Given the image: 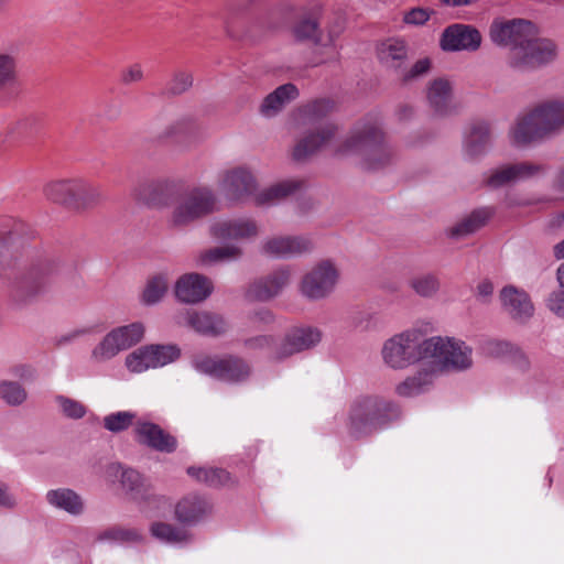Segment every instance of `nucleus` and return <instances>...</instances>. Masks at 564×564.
I'll use <instances>...</instances> for the list:
<instances>
[{
	"label": "nucleus",
	"instance_id": "39",
	"mask_svg": "<svg viewBox=\"0 0 564 564\" xmlns=\"http://www.w3.org/2000/svg\"><path fill=\"white\" fill-rule=\"evenodd\" d=\"M170 281L165 274H158L151 278L143 290L142 302L145 305L159 303L169 290Z\"/></svg>",
	"mask_w": 564,
	"mask_h": 564
},
{
	"label": "nucleus",
	"instance_id": "30",
	"mask_svg": "<svg viewBox=\"0 0 564 564\" xmlns=\"http://www.w3.org/2000/svg\"><path fill=\"white\" fill-rule=\"evenodd\" d=\"M104 200L101 187L84 178H74L72 210L94 208Z\"/></svg>",
	"mask_w": 564,
	"mask_h": 564
},
{
	"label": "nucleus",
	"instance_id": "26",
	"mask_svg": "<svg viewBox=\"0 0 564 564\" xmlns=\"http://www.w3.org/2000/svg\"><path fill=\"white\" fill-rule=\"evenodd\" d=\"M437 376L435 367L422 366L413 375L399 382L394 392L401 398H414L426 393L433 388Z\"/></svg>",
	"mask_w": 564,
	"mask_h": 564
},
{
	"label": "nucleus",
	"instance_id": "17",
	"mask_svg": "<svg viewBox=\"0 0 564 564\" xmlns=\"http://www.w3.org/2000/svg\"><path fill=\"white\" fill-rule=\"evenodd\" d=\"M508 135L510 142L518 148L528 147L546 139L531 108L518 115L509 129Z\"/></svg>",
	"mask_w": 564,
	"mask_h": 564
},
{
	"label": "nucleus",
	"instance_id": "59",
	"mask_svg": "<svg viewBox=\"0 0 564 564\" xmlns=\"http://www.w3.org/2000/svg\"><path fill=\"white\" fill-rule=\"evenodd\" d=\"M494 294V284L490 280L480 281L476 288V296L482 303H488Z\"/></svg>",
	"mask_w": 564,
	"mask_h": 564
},
{
	"label": "nucleus",
	"instance_id": "22",
	"mask_svg": "<svg viewBox=\"0 0 564 564\" xmlns=\"http://www.w3.org/2000/svg\"><path fill=\"white\" fill-rule=\"evenodd\" d=\"M499 297L502 308L512 319L524 323L533 316L534 306L525 291L507 285L500 291Z\"/></svg>",
	"mask_w": 564,
	"mask_h": 564
},
{
	"label": "nucleus",
	"instance_id": "49",
	"mask_svg": "<svg viewBox=\"0 0 564 564\" xmlns=\"http://www.w3.org/2000/svg\"><path fill=\"white\" fill-rule=\"evenodd\" d=\"M194 128L192 120L181 118L165 127L162 137L165 139H178L188 135Z\"/></svg>",
	"mask_w": 564,
	"mask_h": 564
},
{
	"label": "nucleus",
	"instance_id": "28",
	"mask_svg": "<svg viewBox=\"0 0 564 564\" xmlns=\"http://www.w3.org/2000/svg\"><path fill=\"white\" fill-rule=\"evenodd\" d=\"M297 97L299 89L294 84L281 85L262 100L259 112L264 118H273Z\"/></svg>",
	"mask_w": 564,
	"mask_h": 564
},
{
	"label": "nucleus",
	"instance_id": "53",
	"mask_svg": "<svg viewBox=\"0 0 564 564\" xmlns=\"http://www.w3.org/2000/svg\"><path fill=\"white\" fill-rule=\"evenodd\" d=\"M193 85V77L188 73H177L167 86L172 95H180L186 91Z\"/></svg>",
	"mask_w": 564,
	"mask_h": 564
},
{
	"label": "nucleus",
	"instance_id": "11",
	"mask_svg": "<svg viewBox=\"0 0 564 564\" xmlns=\"http://www.w3.org/2000/svg\"><path fill=\"white\" fill-rule=\"evenodd\" d=\"M338 278L339 273L334 263L324 260L303 276L301 292L310 300H322L334 291Z\"/></svg>",
	"mask_w": 564,
	"mask_h": 564
},
{
	"label": "nucleus",
	"instance_id": "31",
	"mask_svg": "<svg viewBox=\"0 0 564 564\" xmlns=\"http://www.w3.org/2000/svg\"><path fill=\"white\" fill-rule=\"evenodd\" d=\"M46 501L55 509L65 511L70 516H80L85 511L84 499L69 488H57L46 492Z\"/></svg>",
	"mask_w": 564,
	"mask_h": 564
},
{
	"label": "nucleus",
	"instance_id": "44",
	"mask_svg": "<svg viewBox=\"0 0 564 564\" xmlns=\"http://www.w3.org/2000/svg\"><path fill=\"white\" fill-rule=\"evenodd\" d=\"M137 414L131 411H118L106 415L102 420L104 427L111 433H120L128 430L134 422Z\"/></svg>",
	"mask_w": 564,
	"mask_h": 564
},
{
	"label": "nucleus",
	"instance_id": "27",
	"mask_svg": "<svg viewBox=\"0 0 564 564\" xmlns=\"http://www.w3.org/2000/svg\"><path fill=\"white\" fill-rule=\"evenodd\" d=\"M491 130L486 121L473 122L464 137V154L469 159H477L486 153L490 145Z\"/></svg>",
	"mask_w": 564,
	"mask_h": 564
},
{
	"label": "nucleus",
	"instance_id": "46",
	"mask_svg": "<svg viewBox=\"0 0 564 564\" xmlns=\"http://www.w3.org/2000/svg\"><path fill=\"white\" fill-rule=\"evenodd\" d=\"M64 416L72 420H80L87 413V408L80 401L58 394L54 398Z\"/></svg>",
	"mask_w": 564,
	"mask_h": 564
},
{
	"label": "nucleus",
	"instance_id": "34",
	"mask_svg": "<svg viewBox=\"0 0 564 564\" xmlns=\"http://www.w3.org/2000/svg\"><path fill=\"white\" fill-rule=\"evenodd\" d=\"M427 100L436 113H448L452 109V87L449 82L443 78L433 80L427 88Z\"/></svg>",
	"mask_w": 564,
	"mask_h": 564
},
{
	"label": "nucleus",
	"instance_id": "52",
	"mask_svg": "<svg viewBox=\"0 0 564 564\" xmlns=\"http://www.w3.org/2000/svg\"><path fill=\"white\" fill-rule=\"evenodd\" d=\"M351 325L358 330H369L377 326V318L371 312L359 311L351 316Z\"/></svg>",
	"mask_w": 564,
	"mask_h": 564
},
{
	"label": "nucleus",
	"instance_id": "57",
	"mask_svg": "<svg viewBox=\"0 0 564 564\" xmlns=\"http://www.w3.org/2000/svg\"><path fill=\"white\" fill-rule=\"evenodd\" d=\"M18 507V499L14 494L11 492L10 486L0 481V508L13 510Z\"/></svg>",
	"mask_w": 564,
	"mask_h": 564
},
{
	"label": "nucleus",
	"instance_id": "21",
	"mask_svg": "<svg viewBox=\"0 0 564 564\" xmlns=\"http://www.w3.org/2000/svg\"><path fill=\"white\" fill-rule=\"evenodd\" d=\"M313 242L304 236H278L263 241L262 252L275 258H291L310 252Z\"/></svg>",
	"mask_w": 564,
	"mask_h": 564
},
{
	"label": "nucleus",
	"instance_id": "23",
	"mask_svg": "<svg viewBox=\"0 0 564 564\" xmlns=\"http://www.w3.org/2000/svg\"><path fill=\"white\" fill-rule=\"evenodd\" d=\"M212 291V281L199 273L185 274L175 284V295L184 303H199L207 299Z\"/></svg>",
	"mask_w": 564,
	"mask_h": 564
},
{
	"label": "nucleus",
	"instance_id": "36",
	"mask_svg": "<svg viewBox=\"0 0 564 564\" xmlns=\"http://www.w3.org/2000/svg\"><path fill=\"white\" fill-rule=\"evenodd\" d=\"M150 532L153 538L166 544H186L192 541V534L186 529L166 522H153Z\"/></svg>",
	"mask_w": 564,
	"mask_h": 564
},
{
	"label": "nucleus",
	"instance_id": "4",
	"mask_svg": "<svg viewBox=\"0 0 564 564\" xmlns=\"http://www.w3.org/2000/svg\"><path fill=\"white\" fill-rule=\"evenodd\" d=\"M147 204L156 209L167 208V225L184 229L213 214L217 197L208 186H188L181 180L163 178L149 186Z\"/></svg>",
	"mask_w": 564,
	"mask_h": 564
},
{
	"label": "nucleus",
	"instance_id": "63",
	"mask_svg": "<svg viewBox=\"0 0 564 564\" xmlns=\"http://www.w3.org/2000/svg\"><path fill=\"white\" fill-rule=\"evenodd\" d=\"M556 280L558 289H564V261L558 265L556 270Z\"/></svg>",
	"mask_w": 564,
	"mask_h": 564
},
{
	"label": "nucleus",
	"instance_id": "3",
	"mask_svg": "<svg viewBox=\"0 0 564 564\" xmlns=\"http://www.w3.org/2000/svg\"><path fill=\"white\" fill-rule=\"evenodd\" d=\"M489 37L497 46L509 48L506 65L514 73L534 72L557 56L555 42L536 37L534 24L525 19H494Z\"/></svg>",
	"mask_w": 564,
	"mask_h": 564
},
{
	"label": "nucleus",
	"instance_id": "45",
	"mask_svg": "<svg viewBox=\"0 0 564 564\" xmlns=\"http://www.w3.org/2000/svg\"><path fill=\"white\" fill-rule=\"evenodd\" d=\"M410 288L422 297H432L440 289L438 279L431 273L413 276L409 281Z\"/></svg>",
	"mask_w": 564,
	"mask_h": 564
},
{
	"label": "nucleus",
	"instance_id": "2",
	"mask_svg": "<svg viewBox=\"0 0 564 564\" xmlns=\"http://www.w3.org/2000/svg\"><path fill=\"white\" fill-rule=\"evenodd\" d=\"M24 231L22 221L0 229V278L9 280L10 295L18 304L31 303L43 294L58 271L57 262L45 258L24 265L11 276L9 270L14 267L25 245Z\"/></svg>",
	"mask_w": 564,
	"mask_h": 564
},
{
	"label": "nucleus",
	"instance_id": "64",
	"mask_svg": "<svg viewBox=\"0 0 564 564\" xmlns=\"http://www.w3.org/2000/svg\"><path fill=\"white\" fill-rule=\"evenodd\" d=\"M554 254L557 259L564 258V240L554 247Z\"/></svg>",
	"mask_w": 564,
	"mask_h": 564
},
{
	"label": "nucleus",
	"instance_id": "12",
	"mask_svg": "<svg viewBox=\"0 0 564 564\" xmlns=\"http://www.w3.org/2000/svg\"><path fill=\"white\" fill-rule=\"evenodd\" d=\"M481 42L482 36L474 25L454 23L443 30L440 46L444 52H476Z\"/></svg>",
	"mask_w": 564,
	"mask_h": 564
},
{
	"label": "nucleus",
	"instance_id": "62",
	"mask_svg": "<svg viewBox=\"0 0 564 564\" xmlns=\"http://www.w3.org/2000/svg\"><path fill=\"white\" fill-rule=\"evenodd\" d=\"M14 373L21 378H29L33 376V370L26 366H20L15 369Z\"/></svg>",
	"mask_w": 564,
	"mask_h": 564
},
{
	"label": "nucleus",
	"instance_id": "40",
	"mask_svg": "<svg viewBox=\"0 0 564 564\" xmlns=\"http://www.w3.org/2000/svg\"><path fill=\"white\" fill-rule=\"evenodd\" d=\"M187 474L210 487L225 485L229 480V474L223 468L188 467Z\"/></svg>",
	"mask_w": 564,
	"mask_h": 564
},
{
	"label": "nucleus",
	"instance_id": "16",
	"mask_svg": "<svg viewBox=\"0 0 564 564\" xmlns=\"http://www.w3.org/2000/svg\"><path fill=\"white\" fill-rule=\"evenodd\" d=\"M134 440L149 448L161 453H173L177 448L176 438L164 431L160 425L147 420H137L134 423Z\"/></svg>",
	"mask_w": 564,
	"mask_h": 564
},
{
	"label": "nucleus",
	"instance_id": "41",
	"mask_svg": "<svg viewBox=\"0 0 564 564\" xmlns=\"http://www.w3.org/2000/svg\"><path fill=\"white\" fill-rule=\"evenodd\" d=\"M140 539L141 535L135 529L119 525L107 528L97 535V541L111 544L137 542Z\"/></svg>",
	"mask_w": 564,
	"mask_h": 564
},
{
	"label": "nucleus",
	"instance_id": "1",
	"mask_svg": "<svg viewBox=\"0 0 564 564\" xmlns=\"http://www.w3.org/2000/svg\"><path fill=\"white\" fill-rule=\"evenodd\" d=\"M329 108L328 101L317 100L299 109L297 123L307 127V130L293 148L292 156L295 161H305L319 151L332 148L335 155L356 156L359 164L369 171L383 169L392 162L395 152L387 142L377 117L369 116L359 120L347 138L335 144L338 128L324 120Z\"/></svg>",
	"mask_w": 564,
	"mask_h": 564
},
{
	"label": "nucleus",
	"instance_id": "55",
	"mask_svg": "<svg viewBox=\"0 0 564 564\" xmlns=\"http://www.w3.org/2000/svg\"><path fill=\"white\" fill-rule=\"evenodd\" d=\"M546 306L556 316L564 318V289H557L550 293Z\"/></svg>",
	"mask_w": 564,
	"mask_h": 564
},
{
	"label": "nucleus",
	"instance_id": "60",
	"mask_svg": "<svg viewBox=\"0 0 564 564\" xmlns=\"http://www.w3.org/2000/svg\"><path fill=\"white\" fill-rule=\"evenodd\" d=\"M89 333V329L87 328H77V329H73L70 330L69 333L63 335L62 337L58 338L57 340V344L61 346V345H65V344H68L86 334Z\"/></svg>",
	"mask_w": 564,
	"mask_h": 564
},
{
	"label": "nucleus",
	"instance_id": "51",
	"mask_svg": "<svg viewBox=\"0 0 564 564\" xmlns=\"http://www.w3.org/2000/svg\"><path fill=\"white\" fill-rule=\"evenodd\" d=\"M15 67V59L11 55L0 54V88L14 82Z\"/></svg>",
	"mask_w": 564,
	"mask_h": 564
},
{
	"label": "nucleus",
	"instance_id": "20",
	"mask_svg": "<svg viewBox=\"0 0 564 564\" xmlns=\"http://www.w3.org/2000/svg\"><path fill=\"white\" fill-rule=\"evenodd\" d=\"M214 505L205 496L191 494L175 506V518L183 524L195 525L213 514Z\"/></svg>",
	"mask_w": 564,
	"mask_h": 564
},
{
	"label": "nucleus",
	"instance_id": "24",
	"mask_svg": "<svg viewBox=\"0 0 564 564\" xmlns=\"http://www.w3.org/2000/svg\"><path fill=\"white\" fill-rule=\"evenodd\" d=\"M290 270L278 269L268 275L254 281L248 290V296L257 301H269L281 293L290 282Z\"/></svg>",
	"mask_w": 564,
	"mask_h": 564
},
{
	"label": "nucleus",
	"instance_id": "37",
	"mask_svg": "<svg viewBox=\"0 0 564 564\" xmlns=\"http://www.w3.org/2000/svg\"><path fill=\"white\" fill-rule=\"evenodd\" d=\"M340 28L329 31L328 39L324 40L318 32L317 22L312 19H303L294 26V35L299 40H312L315 44L324 46H333L335 39L338 36Z\"/></svg>",
	"mask_w": 564,
	"mask_h": 564
},
{
	"label": "nucleus",
	"instance_id": "29",
	"mask_svg": "<svg viewBox=\"0 0 564 564\" xmlns=\"http://www.w3.org/2000/svg\"><path fill=\"white\" fill-rule=\"evenodd\" d=\"M377 55L383 66L400 73L408 59L409 47L402 39H388L380 43Z\"/></svg>",
	"mask_w": 564,
	"mask_h": 564
},
{
	"label": "nucleus",
	"instance_id": "50",
	"mask_svg": "<svg viewBox=\"0 0 564 564\" xmlns=\"http://www.w3.org/2000/svg\"><path fill=\"white\" fill-rule=\"evenodd\" d=\"M431 68V61L427 57L416 61L410 68H402L399 78L403 83H409L426 75Z\"/></svg>",
	"mask_w": 564,
	"mask_h": 564
},
{
	"label": "nucleus",
	"instance_id": "43",
	"mask_svg": "<svg viewBox=\"0 0 564 564\" xmlns=\"http://www.w3.org/2000/svg\"><path fill=\"white\" fill-rule=\"evenodd\" d=\"M124 364L128 370L134 373H141L148 369L155 368L149 345L130 352L126 357Z\"/></svg>",
	"mask_w": 564,
	"mask_h": 564
},
{
	"label": "nucleus",
	"instance_id": "58",
	"mask_svg": "<svg viewBox=\"0 0 564 564\" xmlns=\"http://www.w3.org/2000/svg\"><path fill=\"white\" fill-rule=\"evenodd\" d=\"M143 69L140 64H132L126 69L121 70L120 80L126 85L142 80Z\"/></svg>",
	"mask_w": 564,
	"mask_h": 564
},
{
	"label": "nucleus",
	"instance_id": "13",
	"mask_svg": "<svg viewBox=\"0 0 564 564\" xmlns=\"http://www.w3.org/2000/svg\"><path fill=\"white\" fill-rule=\"evenodd\" d=\"M322 339L318 328L301 327L288 332L284 338L275 346L272 360L281 361L294 354L307 350L316 346Z\"/></svg>",
	"mask_w": 564,
	"mask_h": 564
},
{
	"label": "nucleus",
	"instance_id": "42",
	"mask_svg": "<svg viewBox=\"0 0 564 564\" xmlns=\"http://www.w3.org/2000/svg\"><path fill=\"white\" fill-rule=\"evenodd\" d=\"M28 399V391L18 381L0 380V400L10 406H19Z\"/></svg>",
	"mask_w": 564,
	"mask_h": 564
},
{
	"label": "nucleus",
	"instance_id": "15",
	"mask_svg": "<svg viewBox=\"0 0 564 564\" xmlns=\"http://www.w3.org/2000/svg\"><path fill=\"white\" fill-rule=\"evenodd\" d=\"M212 237L218 240H249L259 235V227L256 220L246 217L223 218L215 220L209 226Z\"/></svg>",
	"mask_w": 564,
	"mask_h": 564
},
{
	"label": "nucleus",
	"instance_id": "54",
	"mask_svg": "<svg viewBox=\"0 0 564 564\" xmlns=\"http://www.w3.org/2000/svg\"><path fill=\"white\" fill-rule=\"evenodd\" d=\"M278 344L274 345L272 336L259 335L245 340V346L251 350L271 349L270 358L272 359V352Z\"/></svg>",
	"mask_w": 564,
	"mask_h": 564
},
{
	"label": "nucleus",
	"instance_id": "7",
	"mask_svg": "<svg viewBox=\"0 0 564 564\" xmlns=\"http://www.w3.org/2000/svg\"><path fill=\"white\" fill-rule=\"evenodd\" d=\"M426 338L419 330H406L384 341L381 355L392 369H404L420 360H426Z\"/></svg>",
	"mask_w": 564,
	"mask_h": 564
},
{
	"label": "nucleus",
	"instance_id": "47",
	"mask_svg": "<svg viewBox=\"0 0 564 564\" xmlns=\"http://www.w3.org/2000/svg\"><path fill=\"white\" fill-rule=\"evenodd\" d=\"M155 368L164 367L175 361L181 350L176 345H149Z\"/></svg>",
	"mask_w": 564,
	"mask_h": 564
},
{
	"label": "nucleus",
	"instance_id": "14",
	"mask_svg": "<svg viewBox=\"0 0 564 564\" xmlns=\"http://www.w3.org/2000/svg\"><path fill=\"white\" fill-rule=\"evenodd\" d=\"M544 171V165L530 162L508 164L492 170L485 182L490 188H499L535 177Z\"/></svg>",
	"mask_w": 564,
	"mask_h": 564
},
{
	"label": "nucleus",
	"instance_id": "25",
	"mask_svg": "<svg viewBox=\"0 0 564 564\" xmlns=\"http://www.w3.org/2000/svg\"><path fill=\"white\" fill-rule=\"evenodd\" d=\"M109 480L119 479L120 485L127 494L134 500H143L148 498V485L142 476L132 468H123L119 463L110 464L106 469Z\"/></svg>",
	"mask_w": 564,
	"mask_h": 564
},
{
	"label": "nucleus",
	"instance_id": "9",
	"mask_svg": "<svg viewBox=\"0 0 564 564\" xmlns=\"http://www.w3.org/2000/svg\"><path fill=\"white\" fill-rule=\"evenodd\" d=\"M144 332L145 327L141 322L112 328L93 348L90 359L95 364H104L111 360L121 351L139 344L144 337Z\"/></svg>",
	"mask_w": 564,
	"mask_h": 564
},
{
	"label": "nucleus",
	"instance_id": "10",
	"mask_svg": "<svg viewBox=\"0 0 564 564\" xmlns=\"http://www.w3.org/2000/svg\"><path fill=\"white\" fill-rule=\"evenodd\" d=\"M220 189L226 198L232 203L252 200L258 194V183L252 172L246 166H236L227 170L220 181Z\"/></svg>",
	"mask_w": 564,
	"mask_h": 564
},
{
	"label": "nucleus",
	"instance_id": "38",
	"mask_svg": "<svg viewBox=\"0 0 564 564\" xmlns=\"http://www.w3.org/2000/svg\"><path fill=\"white\" fill-rule=\"evenodd\" d=\"M242 256V249L240 247L229 245L214 247L205 250L199 256V262L202 264H215L219 262H231L240 259Z\"/></svg>",
	"mask_w": 564,
	"mask_h": 564
},
{
	"label": "nucleus",
	"instance_id": "8",
	"mask_svg": "<svg viewBox=\"0 0 564 564\" xmlns=\"http://www.w3.org/2000/svg\"><path fill=\"white\" fill-rule=\"evenodd\" d=\"M192 367L202 375L230 383L242 382L251 375L250 365L235 355L199 354L192 359Z\"/></svg>",
	"mask_w": 564,
	"mask_h": 564
},
{
	"label": "nucleus",
	"instance_id": "19",
	"mask_svg": "<svg viewBox=\"0 0 564 564\" xmlns=\"http://www.w3.org/2000/svg\"><path fill=\"white\" fill-rule=\"evenodd\" d=\"M546 138L564 129V100L546 99L531 107Z\"/></svg>",
	"mask_w": 564,
	"mask_h": 564
},
{
	"label": "nucleus",
	"instance_id": "56",
	"mask_svg": "<svg viewBox=\"0 0 564 564\" xmlns=\"http://www.w3.org/2000/svg\"><path fill=\"white\" fill-rule=\"evenodd\" d=\"M432 11L425 8H413L404 13L403 21L411 25H422L429 21Z\"/></svg>",
	"mask_w": 564,
	"mask_h": 564
},
{
	"label": "nucleus",
	"instance_id": "61",
	"mask_svg": "<svg viewBox=\"0 0 564 564\" xmlns=\"http://www.w3.org/2000/svg\"><path fill=\"white\" fill-rule=\"evenodd\" d=\"M252 319L254 323L269 324L273 322L274 316L270 310L262 308L253 314Z\"/></svg>",
	"mask_w": 564,
	"mask_h": 564
},
{
	"label": "nucleus",
	"instance_id": "32",
	"mask_svg": "<svg viewBox=\"0 0 564 564\" xmlns=\"http://www.w3.org/2000/svg\"><path fill=\"white\" fill-rule=\"evenodd\" d=\"M301 187V183L293 180H286L275 183L254 196L257 206H271L280 203L286 197L293 195Z\"/></svg>",
	"mask_w": 564,
	"mask_h": 564
},
{
	"label": "nucleus",
	"instance_id": "5",
	"mask_svg": "<svg viewBox=\"0 0 564 564\" xmlns=\"http://www.w3.org/2000/svg\"><path fill=\"white\" fill-rule=\"evenodd\" d=\"M400 416L401 409L394 401L367 395L350 405L346 426L349 435L358 440L387 427Z\"/></svg>",
	"mask_w": 564,
	"mask_h": 564
},
{
	"label": "nucleus",
	"instance_id": "6",
	"mask_svg": "<svg viewBox=\"0 0 564 564\" xmlns=\"http://www.w3.org/2000/svg\"><path fill=\"white\" fill-rule=\"evenodd\" d=\"M426 360L440 372H462L473 366V349L465 341L454 337L435 336L426 338Z\"/></svg>",
	"mask_w": 564,
	"mask_h": 564
},
{
	"label": "nucleus",
	"instance_id": "35",
	"mask_svg": "<svg viewBox=\"0 0 564 564\" xmlns=\"http://www.w3.org/2000/svg\"><path fill=\"white\" fill-rule=\"evenodd\" d=\"M74 178L53 180L43 186L44 197L54 204L72 208Z\"/></svg>",
	"mask_w": 564,
	"mask_h": 564
},
{
	"label": "nucleus",
	"instance_id": "18",
	"mask_svg": "<svg viewBox=\"0 0 564 564\" xmlns=\"http://www.w3.org/2000/svg\"><path fill=\"white\" fill-rule=\"evenodd\" d=\"M176 318L178 324H185L205 336L217 337L228 329V324L223 316L209 312L187 310L180 313Z\"/></svg>",
	"mask_w": 564,
	"mask_h": 564
},
{
	"label": "nucleus",
	"instance_id": "48",
	"mask_svg": "<svg viewBox=\"0 0 564 564\" xmlns=\"http://www.w3.org/2000/svg\"><path fill=\"white\" fill-rule=\"evenodd\" d=\"M480 350L487 357L500 358L510 354L512 346L506 340L487 339L481 343Z\"/></svg>",
	"mask_w": 564,
	"mask_h": 564
},
{
	"label": "nucleus",
	"instance_id": "33",
	"mask_svg": "<svg viewBox=\"0 0 564 564\" xmlns=\"http://www.w3.org/2000/svg\"><path fill=\"white\" fill-rule=\"evenodd\" d=\"M491 215L492 212L489 208L475 209L469 215L452 226L448 229V235L455 239L465 238L485 226Z\"/></svg>",
	"mask_w": 564,
	"mask_h": 564
}]
</instances>
